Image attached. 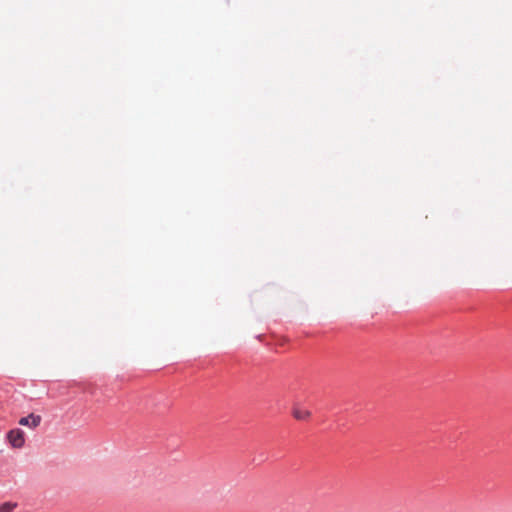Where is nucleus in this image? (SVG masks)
Masks as SVG:
<instances>
[{"mask_svg": "<svg viewBox=\"0 0 512 512\" xmlns=\"http://www.w3.org/2000/svg\"><path fill=\"white\" fill-rule=\"evenodd\" d=\"M17 507V503L5 502L0 504V512H12Z\"/></svg>", "mask_w": 512, "mask_h": 512, "instance_id": "obj_4", "label": "nucleus"}, {"mask_svg": "<svg viewBox=\"0 0 512 512\" xmlns=\"http://www.w3.org/2000/svg\"><path fill=\"white\" fill-rule=\"evenodd\" d=\"M7 439L13 448H22L25 443V435L21 429H12L9 431Z\"/></svg>", "mask_w": 512, "mask_h": 512, "instance_id": "obj_1", "label": "nucleus"}, {"mask_svg": "<svg viewBox=\"0 0 512 512\" xmlns=\"http://www.w3.org/2000/svg\"><path fill=\"white\" fill-rule=\"evenodd\" d=\"M292 414L297 420H307L310 418L311 413L309 410L301 408L299 406H294L292 409Z\"/></svg>", "mask_w": 512, "mask_h": 512, "instance_id": "obj_3", "label": "nucleus"}, {"mask_svg": "<svg viewBox=\"0 0 512 512\" xmlns=\"http://www.w3.org/2000/svg\"><path fill=\"white\" fill-rule=\"evenodd\" d=\"M41 420H42V418L40 415H35V414L31 413L27 417H22L19 420V424L22 426H28V427L34 429L40 425Z\"/></svg>", "mask_w": 512, "mask_h": 512, "instance_id": "obj_2", "label": "nucleus"}]
</instances>
